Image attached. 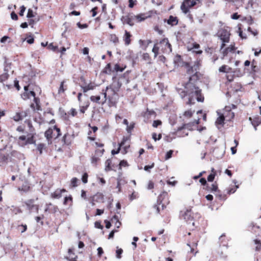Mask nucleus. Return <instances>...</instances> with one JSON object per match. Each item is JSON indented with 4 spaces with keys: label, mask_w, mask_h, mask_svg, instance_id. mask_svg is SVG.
Segmentation results:
<instances>
[{
    "label": "nucleus",
    "mask_w": 261,
    "mask_h": 261,
    "mask_svg": "<svg viewBox=\"0 0 261 261\" xmlns=\"http://www.w3.org/2000/svg\"><path fill=\"white\" fill-rule=\"evenodd\" d=\"M198 64H195L187 69V73L191 75L189 81L185 84V88L188 96V105L194 104L195 100L198 102H203L204 97L201 95V90L197 86V82L199 79Z\"/></svg>",
    "instance_id": "1"
},
{
    "label": "nucleus",
    "mask_w": 261,
    "mask_h": 261,
    "mask_svg": "<svg viewBox=\"0 0 261 261\" xmlns=\"http://www.w3.org/2000/svg\"><path fill=\"white\" fill-rule=\"evenodd\" d=\"M160 51L164 54H169L172 51L171 45L167 38H164L159 42L155 43L152 49L154 58H156L160 54Z\"/></svg>",
    "instance_id": "2"
},
{
    "label": "nucleus",
    "mask_w": 261,
    "mask_h": 261,
    "mask_svg": "<svg viewBox=\"0 0 261 261\" xmlns=\"http://www.w3.org/2000/svg\"><path fill=\"white\" fill-rule=\"evenodd\" d=\"M216 35L222 42L220 46V50H221L225 46V43L229 41L230 31L228 28H221L218 30Z\"/></svg>",
    "instance_id": "3"
},
{
    "label": "nucleus",
    "mask_w": 261,
    "mask_h": 261,
    "mask_svg": "<svg viewBox=\"0 0 261 261\" xmlns=\"http://www.w3.org/2000/svg\"><path fill=\"white\" fill-rule=\"evenodd\" d=\"M192 214V213L191 210H187L184 211H181L180 216L181 218H183L188 224H191L193 226H194L195 223Z\"/></svg>",
    "instance_id": "4"
},
{
    "label": "nucleus",
    "mask_w": 261,
    "mask_h": 261,
    "mask_svg": "<svg viewBox=\"0 0 261 261\" xmlns=\"http://www.w3.org/2000/svg\"><path fill=\"white\" fill-rule=\"evenodd\" d=\"M54 130H56L57 132L56 138H58L61 135L60 129L56 125L54 126L53 128H49L44 133V136L48 142L51 141V139L53 138V132Z\"/></svg>",
    "instance_id": "5"
},
{
    "label": "nucleus",
    "mask_w": 261,
    "mask_h": 261,
    "mask_svg": "<svg viewBox=\"0 0 261 261\" xmlns=\"http://www.w3.org/2000/svg\"><path fill=\"white\" fill-rule=\"evenodd\" d=\"M34 202V199H29L24 202L27 208L30 211V212H31L33 211H35L37 212H38L39 206L37 204H35Z\"/></svg>",
    "instance_id": "6"
},
{
    "label": "nucleus",
    "mask_w": 261,
    "mask_h": 261,
    "mask_svg": "<svg viewBox=\"0 0 261 261\" xmlns=\"http://www.w3.org/2000/svg\"><path fill=\"white\" fill-rule=\"evenodd\" d=\"M134 17V14H130L128 15L123 16L121 20L124 24L126 23L130 26H133L135 22V19Z\"/></svg>",
    "instance_id": "7"
},
{
    "label": "nucleus",
    "mask_w": 261,
    "mask_h": 261,
    "mask_svg": "<svg viewBox=\"0 0 261 261\" xmlns=\"http://www.w3.org/2000/svg\"><path fill=\"white\" fill-rule=\"evenodd\" d=\"M59 211L57 206L54 205L51 203H47L45 205L44 210L45 212H48L49 213H56Z\"/></svg>",
    "instance_id": "8"
},
{
    "label": "nucleus",
    "mask_w": 261,
    "mask_h": 261,
    "mask_svg": "<svg viewBox=\"0 0 261 261\" xmlns=\"http://www.w3.org/2000/svg\"><path fill=\"white\" fill-rule=\"evenodd\" d=\"M236 49L234 44H231L228 47L223 48L222 50H220L223 55V57L226 56L229 53H231Z\"/></svg>",
    "instance_id": "9"
},
{
    "label": "nucleus",
    "mask_w": 261,
    "mask_h": 261,
    "mask_svg": "<svg viewBox=\"0 0 261 261\" xmlns=\"http://www.w3.org/2000/svg\"><path fill=\"white\" fill-rule=\"evenodd\" d=\"M249 120L251 121L255 130L257 129V126L259 125L261 123V118L259 117H255L253 118L249 117Z\"/></svg>",
    "instance_id": "10"
},
{
    "label": "nucleus",
    "mask_w": 261,
    "mask_h": 261,
    "mask_svg": "<svg viewBox=\"0 0 261 261\" xmlns=\"http://www.w3.org/2000/svg\"><path fill=\"white\" fill-rule=\"evenodd\" d=\"M165 21H166L169 25L171 26L176 25L178 23L177 17H175L172 15H170L167 20H165Z\"/></svg>",
    "instance_id": "11"
},
{
    "label": "nucleus",
    "mask_w": 261,
    "mask_h": 261,
    "mask_svg": "<svg viewBox=\"0 0 261 261\" xmlns=\"http://www.w3.org/2000/svg\"><path fill=\"white\" fill-rule=\"evenodd\" d=\"M66 191V190L64 189L62 190L57 189L54 192L51 193V197L55 199H59L62 197V192H65Z\"/></svg>",
    "instance_id": "12"
},
{
    "label": "nucleus",
    "mask_w": 261,
    "mask_h": 261,
    "mask_svg": "<svg viewBox=\"0 0 261 261\" xmlns=\"http://www.w3.org/2000/svg\"><path fill=\"white\" fill-rule=\"evenodd\" d=\"M92 197L93 201H95L96 202H103L104 201V195L101 193H97Z\"/></svg>",
    "instance_id": "13"
},
{
    "label": "nucleus",
    "mask_w": 261,
    "mask_h": 261,
    "mask_svg": "<svg viewBox=\"0 0 261 261\" xmlns=\"http://www.w3.org/2000/svg\"><path fill=\"white\" fill-rule=\"evenodd\" d=\"M34 101L35 104L32 103L31 105V107L34 110H41V107L39 105L40 103V100L39 98L36 97H34Z\"/></svg>",
    "instance_id": "14"
},
{
    "label": "nucleus",
    "mask_w": 261,
    "mask_h": 261,
    "mask_svg": "<svg viewBox=\"0 0 261 261\" xmlns=\"http://www.w3.org/2000/svg\"><path fill=\"white\" fill-rule=\"evenodd\" d=\"M67 81L64 80L61 82L59 88L58 89V93L61 94L64 93L67 89Z\"/></svg>",
    "instance_id": "15"
},
{
    "label": "nucleus",
    "mask_w": 261,
    "mask_h": 261,
    "mask_svg": "<svg viewBox=\"0 0 261 261\" xmlns=\"http://www.w3.org/2000/svg\"><path fill=\"white\" fill-rule=\"evenodd\" d=\"M168 194L167 192H163L162 194H160L158 198V204L160 205H162V208L164 209L166 206L164 203H162V200L165 197H167Z\"/></svg>",
    "instance_id": "16"
},
{
    "label": "nucleus",
    "mask_w": 261,
    "mask_h": 261,
    "mask_svg": "<svg viewBox=\"0 0 261 261\" xmlns=\"http://www.w3.org/2000/svg\"><path fill=\"white\" fill-rule=\"evenodd\" d=\"M36 96V94L33 91H30L28 92H24L23 94L22 95V97L24 99H29L31 97H35Z\"/></svg>",
    "instance_id": "17"
},
{
    "label": "nucleus",
    "mask_w": 261,
    "mask_h": 261,
    "mask_svg": "<svg viewBox=\"0 0 261 261\" xmlns=\"http://www.w3.org/2000/svg\"><path fill=\"white\" fill-rule=\"evenodd\" d=\"M131 36H132V35L130 34V33L125 30V34H124V35L123 36V39H124V40L125 41V45H128L130 43V41H131L130 37H131Z\"/></svg>",
    "instance_id": "18"
},
{
    "label": "nucleus",
    "mask_w": 261,
    "mask_h": 261,
    "mask_svg": "<svg viewBox=\"0 0 261 261\" xmlns=\"http://www.w3.org/2000/svg\"><path fill=\"white\" fill-rule=\"evenodd\" d=\"M70 136L68 134H65L62 140V142L64 144L69 145L71 143V140L70 139Z\"/></svg>",
    "instance_id": "19"
},
{
    "label": "nucleus",
    "mask_w": 261,
    "mask_h": 261,
    "mask_svg": "<svg viewBox=\"0 0 261 261\" xmlns=\"http://www.w3.org/2000/svg\"><path fill=\"white\" fill-rule=\"evenodd\" d=\"M134 18H135V22H140L144 20L147 18V16H145V14H139L137 15H134Z\"/></svg>",
    "instance_id": "20"
},
{
    "label": "nucleus",
    "mask_w": 261,
    "mask_h": 261,
    "mask_svg": "<svg viewBox=\"0 0 261 261\" xmlns=\"http://www.w3.org/2000/svg\"><path fill=\"white\" fill-rule=\"evenodd\" d=\"M231 68L229 67L227 65H223L219 68V71L220 72L223 73H229L231 71Z\"/></svg>",
    "instance_id": "21"
},
{
    "label": "nucleus",
    "mask_w": 261,
    "mask_h": 261,
    "mask_svg": "<svg viewBox=\"0 0 261 261\" xmlns=\"http://www.w3.org/2000/svg\"><path fill=\"white\" fill-rule=\"evenodd\" d=\"M129 138L127 137H124L122 142L119 144V147L124 146V149L126 150L129 147V144H126V142L129 140Z\"/></svg>",
    "instance_id": "22"
},
{
    "label": "nucleus",
    "mask_w": 261,
    "mask_h": 261,
    "mask_svg": "<svg viewBox=\"0 0 261 261\" xmlns=\"http://www.w3.org/2000/svg\"><path fill=\"white\" fill-rule=\"evenodd\" d=\"M151 42V40H139V43L140 45L141 46L142 48L145 50L146 48L148 47L149 43Z\"/></svg>",
    "instance_id": "23"
},
{
    "label": "nucleus",
    "mask_w": 261,
    "mask_h": 261,
    "mask_svg": "<svg viewBox=\"0 0 261 261\" xmlns=\"http://www.w3.org/2000/svg\"><path fill=\"white\" fill-rule=\"evenodd\" d=\"M112 223L115 222V225L117 228H119L121 225V222L119 221V217L118 216L114 215L111 219Z\"/></svg>",
    "instance_id": "24"
},
{
    "label": "nucleus",
    "mask_w": 261,
    "mask_h": 261,
    "mask_svg": "<svg viewBox=\"0 0 261 261\" xmlns=\"http://www.w3.org/2000/svg\"><path fill=\"white\" fill-rule=\"evenodd\" d=\"M90 99L91 101H92L93 102H95L98 104L102 105V100H100V96H91L90 97Z\"/></svg>",
    "instance_id": "25"
},
{
    "label": "nucleus",
    "mask_w": 261,
    "mask_h": 261,
    "mask_svg": "<svg viewBox=\"0 0 261 261\" xmlns=\"http://www.w3.org/2000/svg\"><path fill=\"white\" fill-rule=\"evenodd\" d=\"M254 244L256 245L255 247V251H258L261 250V240L255 239L254 240Z\"/></svg>",
    "instance_id": "26"
},
{
    "label": "nucleus",
    "mask_w": 261,
    "mask_h": 261,
    "mask_svg": "<svg viewBox=\"0 0 261 261\" xmlns=\"http://www.w3.org/2000/svg\"><path fill=\"white\" fill-rule=\"evenodd\" d=\"M186 5H187V4L185 3V2H184L180 6V9H181V11L185 14H187L189 11V7L188 6H187Z\"/></svg>",
    "instance_id": "27"
},
{
    "label": "nucleus",
    "mask_w": 261,
    "mask_h": 261,
    "mask_svg": "<svg viewBox=\"0 0 261 261\" xmlns=\"http://www.w3.org/2000/svg\"><path fill=\"white\" fill-rule=\"evenodd\" d=\"M30 187L29 185L27 182H25L22 186L21 188H19V190L23 191L25 192H27L30 190Z\"/></svg>",
    "instance_id": "28"
},
{
    "label": "nucleus",
    "mask_w": 261,
    "mask_h": 261,
    "mask_svg": "<svg viewBox=\"0 0 261 261\" xmlns=\"http://www.w3.org/2000/svg\"><path fill=\"white\" fill-rule=\"evenodd\" d=\"M135 124L134 122H132L128 126H126V130L128 134H131L132 130L134 128Z\"/></svg>",
    "instance_id": "29"
},
{
    "label": "nucleus",
    "mask_w": 261,
    "mask_h": 261,
    "mask_svg": "<svg viewBox=\"0 0 261 261\" xmlns=\"http://www.w3.org/2000/svg\"><path fill=\"white\" fill-rule=\"evenodd\" d=\"M109 87H107L106 89H103L102 90V93L103 95V98H102V105H103L107 101V91L109 89Z\"/></svg>",
    "instance_id": "30"
},
{
    "label": "nucleus",
    "mask_w": 261,
    "mask_h": 261,
    "mask_svg": "<svg viewBox=\"0 0 261 261\" xmlns=\"http://www.w3.org/2000/svg\"><path fill=\"white\" fill-rule=\"evenodd\" d=\"M81 87L83 90V92L84 93L87 92L88 90H93L94 89V86L91 84H88L86 86H81Z\"/></svg>",
    "instance_id": "31"
},
{
    "label": "nucleus",
    "mask_w": 261,
    "mask_h": 261,
    "mask_svg": "<svg viewBox=\"0 0 261 261\" xmlns=\"http://www.w3.org/2000/svg\"><path fill=\"white\" fill-rule=\"evenodd\" d=\"M68 254H69V258L71 260H75L77 256H76L74 253L73 252L72 249H68Z\"/></svg>",
    "instance_id": "32"
},
{
    "label": "nucleus",
    "mask_w": 261,
    "mask_h": 261,
    "mask_svg": "<svg viewBox=\"0 0 261 261\" xmlns=\"http://www.w3.org/2000/svg\"><path fill=\"white\" fill-rule=\"evenodd\" d=\"M35 141L34 140V137L33 136H31L26 139L25 144H34Z\"/></svg>",
    "instance_id": "33"
},
{
    "label": "nucleus",
    "mask_w": 261,
    "mask_h": 261,
    "mask_svg": "<svg viewBox=\"0 0 261 261\" xmlns=\"http://www.w3.org/2000/svg\"><path fill=\"white\" fill-rule=\"evenodd\" d=\"M117 248V249L116 251V258L120 259L121 258V254L123 253V250L121 248H119L118 247Z\"/></svg>",
    "instance_id": "34"
},
{
    "label": "nucleus",
    "mask_w": 261,
    "mask_h": 261,
    "mask_svg": "<svg viewBox=\"0 0 261 261\" xmlns=\"http://www.w3.org/2000/svg\"><path fill=\"white\" fill-rule=\"evenodd\" d=\"M201 2V0H192L191 1L189 5H188L189 7H192L198 4H200Z\"/></svg>",
    "instance_id": "35"
},
{
    "label": "nucleus",
    "mask_w": 261,
    "mask_h": 261,
    "mask_svg": "<svg viewBox=\"0 0 261 261\" xmlns=\"http://www.w3.org/2000/svg\"><path fill=\"white\" fill-rule=\"evenodd\" d=\"M224 117L223 115L220 116L217 119L216 123L219 124H223L224 123Z\"/></svg>",
    "instance_id": "36"
},
{
    "label": "nucleus",
    "mask_w": 261,
    "mask_h": 261,
    "mask_svg": "<svg viewBox=\"0 0 261 261\" xmlns=\"http://www.w3.org/2000/svg\"><path fill=\"white\" fill-rule=\"evenodd\" d=\"M142 59L146 61H147L148 63H150V58L148 53H144L142 55Z\"/></svg>",
    "instance_id": "37"
},
{
    "label": "nucleus",
    "mask_w": 261,
    "mask_h": 261,
    "mask_svg": "<svg viewBox=\"0 0 261 261\" xmlns=\"http://www.w3.org/2000/svg\"><path fill=\"white\" fill-rule=\"evenodd\" d=\"M178 94L180 95V97L183 98L185 97L186 96H187V94L186 92V90H184L182 89H178L177 90Z\"/></svg>",
    "instance_id": "38"
},
{
    "label": "nucleus",
    "mask_w": 261,
    "mask_h": 261,
    "mask_svg": "<svg viewBox=\"0 0 261 261\" xmlns=\"http://www.w3.org/2000/svg\"><path fill=\"white\" fill-rule=\"evenodd\" d=\"M13 119L15 121H19V120L22 119L19 112H17L15 114V115L13 116Z\"/></svg>",
    "instance_id": "39"
},
{
    "label": "nucleus",
    "mask_w": 261,
    "mask_h": 261,
    "mask_svg": "<svg viewBox=\"0 0 261 261\" xmlns=\"http://www.w3.org/2000/svg\"><path fill=\"white\" fill-rule=\"evenodd\" d=\"M27 229V225H20L18 226V229L21 231V233L24 232Z\"/></svg>",
    "instance_id": "40"
},
{
    "label": "nucleus",
    "mask_w": 261,
    "mask_h": 261,
    "mask_svg": "<svg viewBox=\"0 0 261 261\" xmlns=\"http://www.w3.org/2000/svg\"><path fill=\"white\" fill-rule=\"evenodd\" d=\"M111 161L109 160H108L106 161V168H105V170L108 171H110L111 170V168L110 167V164H111Z\"/></svg>",
    "instance_id": "41"
},
{
    "label": "nucleus",
    "mask_w": 261,
    "mask_h": 261,
    "mask_svg": "<svg viewBox=\"0 0 261 261\" xmlns=\"http://www.w3.org/2000/svg\"><path fill=\"white\" fill-rule=\"evenodd\" d=\"M173 152V151L172 150L168 151L166 154L165 159L166 160H169L170 158H171L172 157Z\"/></svg>",
    "instance_id": "42"
},
{
    "label": "nucleus",
    "mask_w": 261,
    "mask_h": 261,
    "mask_svg": "<svg viewBox=\"0 0 261 261\" xmlns=\"http://www.w3.org/2000/svg\"><path fill=\"white\" fill-rule=\"evenodd\" d=\"M111 41L116 43L119 42V39L115 35H112L111 37Z\"/></svg>",
    "instance_id": "43"
},
{
    "label": "nucleus",
    "mask_w": 261,
    "mask_h": 261,
    "mask_svg": "<svg viewBox=\"0 0 261 261\" xmlns=\"http://www.w3.org/2000/svg\"><path fill=\"white\" fill-rule=\"evenodd\" d=\"M209 189L211 192H216L218 190V186L217 185L212 184Z\"/></svg>",
    "instance_id": "44"
},
{
    "label": "nucleus",
    "mask_w": 261,
    "mask_h": 261,
    "mask_svg": "<svg viewBox=\"0 0 261 261\" xmlns=\"http://www.w3.org/2000/svg\"><path fill=\"white\" fill-rule=\"evenodd\" d=\"M27 17L28 18H32L34 17L33 11L32 9H29L28 10Z\"/></svg>",
    "instance_id": "45"
},
{
    "label": "nucleus",
    "mask_w": 261,
    "mask_h": 261,
    "mask_svg": "<svg viewBox=\"0 0 261 261\" xmlns=\"http://www.w3.org/2000/svg\"><path fill=\"white\" fill-rule=\"evenodd\" d=\"M88 174L87 173H85L82 176V181L84 184H86L88 182Z\"/></svg>",
    "instance_id": "46"
},
{
    "label": "nucleus",
    "mask_w": 261,
    "mask_h": 261,
    "mask_svg": "<svg viewBox=\"0 0 261 261\" xmlns=\"http://www.w3.org/2000/svg\"><path fill=\"white\" fill-rule=\"evenodd\" d=\"M72 198L71 196H66L64 198V202H63V204L64 205H66L67 204V202L70 201L71 202H72Z\"/></svg>",
    "instance_id": "47"
},
{
    "label": "nucleus",
    "mask_w": 261,
    "mask_h": 261,
    "mask_svg": "<svg viewBox=\"0 0 261 261\" xmlns=\"http://www.w3.org/2000/svg\"><path fill=\"white\" fill-rule=\"evenodd\" d=\"M48 48L49 49H51L53 51H56L58 49L57 46H55L53 45V43H50L48 46Z\"/></svg>",
    "instance_id": "48"
},
{
    "label": "nucleus",
    "mask_w": 261,
    "mask_h": 261,
    "mask_svg": "<svg viewBox=\"0 0 261 261\" xmlns=\"http://www.w3.org/2000/svg\"><path fill=\"white\" fill-rule=\"evenodd\" d=\"M114 69L116 71L122 72L124 70V68L121 67L118 64H116L114 67Z\"/></svg>",
    "instance_id": "49"
},
{
    "label": "nucleus",
    "mask_w": 261,
    "mask_h": 261,
    "mask_svg": "<svg viewBox=\"0 0 261 261\" xmlns=\"http://www.w3.org/2000/svg\"><path fill=\"white\" fill-rule=\"evenodd\" d=\"M162 123L160 120H154L153 122L152 126L154 127H157L159 125H161Z\"/></svg>",
    "instance_id": "50"
},
{
    "label": "nucleus",
    "mask_w": 261,
    "mask_h": 261,
    "mask_svg": "<svg viewBox=\"0 0 261 261\" xmlns=\"http://www.w3.org/2000/svg\"><path fill=\"white\" fill-rule=\"evenodd\" d=\"M78 181V179L76 177H74L72 178L71 181V184L73 187H76L77 186V182Z\"/></svg>",
    "instance_id": "51"
},
{
    "label": "nucleus",
    "mask_w": 261,
    "mask_h": 261,
    "mask_svg": "<svg viewBox=\"0 0 261 261\" xmlns=\"http://www.w3.org/2000/svg\"><path fill=\"white\" fill-rule=\"evenodd\" d=\"M215 173H211L210 174L208 177H207V180L208 181H210V182H212L214 180V178H215Z\"/></svg>",
    "instance_id": "52"
},
{
    "label": "nucleus",
    "mask_w": 261,
    "mask_h": 261,
    "mask_svg": "<svg viewBox=\"0 0 261 261\" xmlns=\"http://www.w3.org/2000/svg\"><path fill=\"white\" fill-rule=\"evenodd\" d=\"M77 25L80 29H85L88 27V25L86 23L81 24L80 22L77 23Z\"/></svg>",
    "instance_id": "53"
},
{
    "label": "nucleus",
    "mask_w": 261,
    "mask_h": 261,
    "mask_svg": "<svg viewBox=\"0 0 261 261\" xmlns=\"http://www.w3.org/2000/svg\"><path fill=\"white\" fill-rule=\"evenodd\" d=\"M154 167V163H153L151 165H146L145 166L144 169L146 171H150V170L152 169Z\"/></svg>",
    "instance_id": "54"
},
{
    "label": "nucleus",
    "mask_w": 261,
    "mask_h": 261,
    "mask_svg": "<svg viewBox=\"0 0 261 261\" xmlns=\"http://www.w3.org/2000/svg\"><path fill=\"white\" fill-rule=\"evenodd\" d=\"M43 147L44 145L43 144H39L37 146V149L38 151H39L40 154L42 153Z\"/></svg>",
    "instance_id": "55"
},
{
    "label": "nucleus",
    "mask_w": 261,
    "mask_h": 261,
    "mask_svg": "<svg viewBox=\"0 0 261 261\" xmlns=\"http://www.w3.org/2000/svg\"><path fill=\"white\" fill-rule=\"evenodd\" d=\"M192 114H193V112L191 110L187 111L184 113V115L185 116H187V117H191Z\"/></svg>",
    "instance_id": "56"
},
{
    "label": "nucleus",
    "mask_w": 261,
    "mask_h": 261,
    "mask_svg": "<svg viewBox=\"0 0 261 261\" xmlns=\"http://www.w3.org/2000/svg\"><path fill=\"white\" fill-rule=\"evenodd\" d=\"M11 17L13 20H16L18 19L17 15L14 12H12L11 13Z\"/></svg>",
    "instance_id": "57"
},
{
    "label": "nucleus",
    "mask_w": 261,
    "mask_h": 261,
    "mask_svg": "<svg viewBox=\"0 0 261 261\" xmlns=\"http://www.w3.org/2000/svg\"><path fill=\"white\" fill-rule=\"evenodd\" d=\"M108 70L109 71V72H110L111 71V65L110 64H108L107 65L104 71H103V72H105L106 73H108Z\"/></svg>",
    "instance_id": "58"
},
{
    "label": "nucleus",
    "mask_w": 261,
    "mask_h": 261,
    "mask_svg": "<svg viewBox=\"0 0 261 261\" xmlns=\"http://www.w3.org/2000/svg\"><path fill=\"white\" fill-rule=\"evenodd\" d=\"M135 2H137V1H134V0H128V7L130 8H133Z\"/></svg>",
    "instance_id": "59"
},
{
    "label": "nucleus",
    "mask_w": 261,
    "mask_h": 261,
    "mask_svg": "<svg viewBox=\"0 0 261 261\" xmlns=\"http://www.w3.org/2000/svg\"><path fill=\"white\" fill-rule=\"evenodd\" d=\"M8 158L4 154H0V162H6Z\"/></svg>",
    "instance_id": "60"
},
{
    "label": "nucleus",
    "mask_w": 261,
    "mask_h": 261,
    "mask_svg": "<svg viewBox=\"0 0 261 261\" xmlns=\"http://www.w3.org/2000/svg\"><path fill=\"white\" fill-rule=\"evenodd\" d=\"M25 7L24 6H22L20 8V11L19 12V15L20 16H23V13L24 12V11H25Z\"/></svg>",
    "instance_id": "61"
},
{
    "label": "nucleus",
    "mask_w": 261,
    "mask_h": 261,
    "mask_svg": "<svg viewBox=\"0 0 261 261\" xmlns=\"http://www.w3.org/2000/svg\"><path fill=\"white\" fill-rule=\"evenodd\" d=\"M95 227L99 229H102L103 228V226L101 225L100 222L98 221H96L95 222Z\"/></svg>",
    "instance_id": "62"
},
{
    "label": "nucleus",
    "mask_w": 261,
    "mask_h": 261,
    "mask_svg": "<svg viewBox=\"0 0 261 261\" xmlns=\"http://www.w3.org/2000/svg\"><path fill=\"white\" fill-rule=\"evenodd\" d=\"M137 197V194H135V192L133 193L131 195H129V199L130 201H132L135 199H136Z\"/></svg>",
    "instance_id": "63"
},
{
    "label": "nucleus",
    "mask_w": 261,
    "mask_h": 261,
    "mask_svg": "<svg viewBox=\"0 0 261 261\" xmlns=\"http://www.w3.org/2000/svg\"><path fill=\"white\" fill-rule=\"evenodd\" d=\"M8 73H7V72H5L3 75H2L1 76H0V78H1V81H3V80H4L8 78Z\"/></svg>",
    "instance_id": "64"
}]
</instances>
